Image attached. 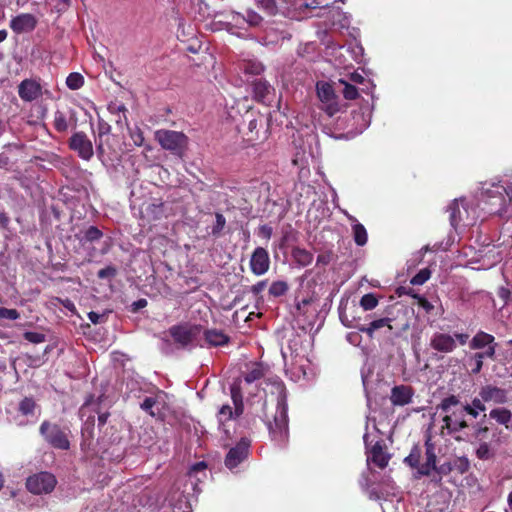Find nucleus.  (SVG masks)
I'll use <instances>...</instances> for the list:
<instances>
[{
    "label": "nucleus",
    "instance_id": "338daca9",
    "mask_svg": "<svg viewBox=\"0 0 512 512\" xmlns=\"http://www.w3.org/2000/svg\"><path fill=\"white\" fill-rule=\"evenodd\" d=\"M349 81L355 84H364L366 79L362 74L358 72H353L349 75Z\"/></svg>",
    "mask_w": 512,
    "mask_h": 512
},
{
    "label": "nucleus",
    "instance_id": "412c9836",
    "mask_svg": "<svg viewBox=\"0 0 512 512\" xmlns=\"http://www.w3.org/2000/svg\"><path fill=\"white\" fill-rule=\"evenodd\" d=\"M254 99L262 104L268 105L274 88L264 79H256L252 82Z\"/></svg>",
    "mask_w": 512,
    "mask_h": 512
},
{
    "label": "nucleus",
    "instance_id": "4468645a",
    "mask_svg": "<svg viewBox=\"0 0 512 512\" xmlns=\"http://www.w3.org/2000/svg\"><path fill=\"white\" fill-rule=\"evenodd\" d=\"M250 270L256 276L264 275L270 268V257L268 251L263 247L254 249L250 258Z\"/></svg>",
    "mask_w": 512,
    "mask_h": 512
},
{
    "label": "nucleus",
    "instance_id": "680f3d73",
    "mask_svg": "<svg viewBox=\"0 0 512 512\" xmlns=\"http://www.w3.org/2000/svg\"><path fill=\"white\" fill-rule=\"evenodd\" d=\"M484 403L485 401H483L482 398L479 396L472 399L470 406L474 407V409H476L479 412H484L486 410V406Z\"/></svg>",
    "mask_w": 512,
    "mask_h": 512
},
{
    "label": "nucleus",
    "instance_id": "393cba45",
    "mask_svg": "<svg viewBox=\"0 0 512 512\" xmlns=\"http://www.w3.org/2000/svg\"><path fill=\"white\" fill-rule=\"evenodd\" d=\"M291 255L294 262L301 267L310 265L314 259V256L310 251L300 247H294L292 249Z\"/></svg>",
    "mask_w": 512,
    "mask_h": 512
},
{
    "label": "nucleus",
    "instance_id": "f3484780",
    "mask_svg": "<svg viewBox=\"0 0 512 512\" xmlns=\"http://www.w3.org/2000/svg\"><path fill=\"white\" fill-rule=\"evenodd\" d=\"M479 396L483 401L495 404H505L508 401V392L503 388L493 385L482 386Z\"/></svg>",
    "mask_w": 512,
    "mask_h": 512
},
{
    "label": "nucleus",
    "instance_id": "bf43d9fd",
    "mask_svg": "<svg viewBox=\"0 0 512 512\" xmlns=\"http://www.w3.org/2000/svg\"><path fill=\"white\" fill-rule=\"evenodd\" d=\"M267 283L268 281L267 280H262V281H259L257 282L256 284L252 285L251 287H249V291L254 295V296H258L260 295V293L262 291H264V289L266 288L267 286Z\"/></svg>",
    "mask_w": 512,
    "mask_h": 512
},
{
    "label": "nucleus",
    "instance_id": "39448f33",
    "mask_svg": "<svg viewBox=\"0 0 512 512\" xmlns=\"http://www.w3.org/2000/svg\"><path fill=\"white\" fill-rule=\"evenodd\" d=\"M160 146L174 155L181 156L188 145V137L183 132L161 129L155 132Z\"/></svg>",
    "mask_w": 512,
    "mask_h": 512
},
{
    "label": "nucleus",
    "instance_id": "09e8293b",
    "mask_svg": "<svg viewBox=\"0 0 512 512\" xmlns=\"http://www.w3.org/2000/svg\"><path fill=\"white\" fill-rule=\"evenodd\" d=\"M264 70L261 63L248 62L244 65V71L248 74L259 75Z\"/></svg>",
    "mask_w": 512,
    "mask_h": 512
},
{
    "label": "nucleus",
    "instance_id": "864d4df0",
    "mask_svg": "<svg viewBox=\"0 0 512 512\" xmlns=\"http://www.w3.org/2000/svg\"><path fill=\"white\" fill-rule=\"evenodd\" d=\"M111 132V125L103 119L98 121V138H103Z\"/></svg>",
    "mask_w": 512,
    "mask_h": 512
},
{
    "label": "nucleus",
    "instance_id": "58836bf2",
    "mask_svg": "<svg viewBox=\"0 0 512 512\" xmlns=\"http://www.w3.org/2000/svg\"><path fill=\"white\" fill-rule=\"evenodd\" d=\"M447 211L449 212V220L453 227H456L461 220V212L459 204L456 200H454L449 206Z\"/></svg>",
    "mask_w": 512,
    "mask_h": 512
},
{
    "label": "nucleus",
    "instance_id": "a19ab883",
    "mask_svg": "<svg viewBox=\"0 0 512 512\" xmlns=\"http://www.w3.org/2000/svg\"><path fill=\"white\" fill-rule=\"evenodd\" d=\"M378 305V299L373 293H367L360 299V306L365 310L369 311L374 309Z\"/></svg>",
    "mask_w": 512,
    "mask_h": 512
},
{
    "label": "nucleus",
    "instance_id": "72a5a7b5",
    "mask_svg": "<svg viewBox=\"0 0 512 512\" xmlns=\"http://www.w3.org/2000/svg\"><path fill=\"white\" fill-rule=\"evenodd\" d=\"M475 455L479 460H489L494 457V452L488 442L483 441L479 443L478 448L475 451Z\"/></svg>",
    "mask_w": 512,
    "mask_h": 512
},
{
    "label": "nucleus",
    "instance_id": "ea45409f",
    "mask_svg": "<svg viewBox=\"0 0 512 512\" xmlns=\"http://www.w3.org/2000/svg\"><path fill=\"white\" fill-rule=\"evenodd\" d=\"M473 428V437L479 441L483 442L487 438V434L489 432V427L483 424V421L477 422L472 426Z\"/></svg>",
    "mask_w": 512,
    "mask_h": 512
},
{
    "label": "nucleus",
    "instance_id": "9d476101",
    "mask_svg": "<svg viewBox=\"0 0 512 512\" xmlns=\"http://www.w3.org/2000/svg\"><path fill=\"white\" fill-rule=\"evenodd\" d=\"M250 444L248 438H241L234 447L230 448L224 460V464L229 470H233L248 458Z\"/></svg>",
    "mask_w": 512,
    "mask_h": 512
},
{
    "label": "nucleus",
    "instance_id": "bb28decb",
    "mask_svg": "<svg viewBox=\"0 0 512 512\" xmlns=\"http://www.w3.org/2000/svg\"><path fill=\"white\" fill-rule=\"evenodd\" d=\"M350 220L355 223L352 225L353 239L358 246H364L368 241V234L366 228L356 221L354 217H350Z\"/></svg>",
    "mask_w": 512,
    "mask_h": 512
},
{
    "label": "nucleus",
    "instance_id": "423d86ee",
    "mask_svg": "<svg viewBox=\"0 0 512 512\" xmlns=\"http://www.w3.org/2000/svg\"><path fill=\"white\" fill-rule=\"evenodd\" d=\"M317 96L321 102V110H323L329 117L334 116L340 110L338 96L335 94L333 86L324 81L316 84Z\"/></svg>",
    "mask_w": 512,
    "mask_h": 512
},
{
    "label": "nucleus",
    "instance_id": "a878e982",
    "mask_svg": "<svg viewBox=\"0 0 512 512\" xmlns=\"http://www.w3.org/2000/svg\"><path fill=\"white\" fill-rule=\"evenodd\" d=\"M489 416L498 424L504 425L507 429L512 420V412L507 408H494L490 411Z\"/></svg>",
    "mask_w": 512,
    "mask_h": 512
},
{
    "label": "nucleus",
    "instance_id": "7c9ffc66",
    "mask_svg": "<svg viewBox=\"0 0 512 512\" xmlns=\"http://www.w3.org/2000/svg\"><path fill=\"white\" fill-rule=\"evenodd\" d=\"M236 417L237 416H236V412H235V407L233 408L229 404L223 405L219 409L218 414H217L219 427L224 426L225 422H227L233 418H236Z\"/></svg>",
    "mask_w": 512,
    "mask_h": 512
},
{
    "label": "nucleus",
    "instance_id": "37998d69",
    "mask_svg": "<svg viewBox=\"0 0 512 512\" xmlns=\"http://www.w3.org/2000/svg\"><path fill=\"white\" fill-rule=\"evenodd\" d=\"M107 109H108L109 113H111L114 116H116L119 113H122L124 121L127 120L128 110L123 103H121L119 101H112L108 104Z\"/></svg>",
    "mask_w": 512,
    "mask_h": 512
},
{
    "label": "nucleus",
    "instance_id": "dca6fc26",
    "mask_svg": "<svg viewBox=\"0 0 512 512\" xmlns=\"http://www.w3.org/2000/svg\"><path fill=\"white\" fill-rule=\"evenodd\" d=\"M37 18L30 13H22L13 17L10 21V28L16 34L31 32L37 26Z\"/></svg>",
    "mask_w": 512,
    "mask_h": 512
},
{
    "label": "nucleus",
    "instance_id": "6ab92c4d",
    "mask_svg": "<svg viewBox=\"0 0 512 512\" xmlns=\"http://www.w3.org/2000/svg\"><path fill=\"white\" fill-rule=\"evenodd\" d=\"M414 390L408 385H396L391 389L390 401L394 406H405L412 402Z\"/></svg>",
    "mask_w": 512,
    "mask_h": 512
},
{
    "label": "nucleus",
    "instance_id": "052dcab7",
    "mask_svg": "<svg viewBox=\"0 0 512 512\" xmlns=\"http://www.w3.org/2000/svg\"><path fill=\"white\" fill-rule=\"evenodd\" d=\"M273 234V229L271 226L264 224L259 226L258 235L266 240H269Z\"/></svg>",
    "mask_w": 512,
    "mask_h": 512
},
{
    "label": "nucleus",
    "instance_id": "de8ad7c7",
    "mask_svg": "<svg viewBox=\"0 0 512 512\" xmlns=\"http://www.w3.org/2000/svg\"><path fill=\"white\" fill-rule=\"evenodd\" d=\"M130 138L136 146H142L144 144V134L143 131L139 127H135L130 130Z\"/></svg>",
    "mask_w": 512,
    "mask_h": 512
},
{
    "label": "nucleus",
    "instance_id": "9b49d317",
    "mask_svg": "<svg viewBox=\"0 0 512 512\" xmlns=\"http://www.w3.org/2000/svg\"><path fill=\"white\" fill-rule=\"evenodd\" d=\"M76 112L72 108L57 109L53 115V127L58 133H66L77 126Z\"/></svg>",
    "mask_w": 512,
    "mask_h": 512
},
{
    "label": "nucleus",
    "instance_id": "473e14b6",
    "mask_svg": "<svg viewBox=\"0 0 512 512\" xmlns=\"http://www.w3.org/2000/svg\"><path fill=\"white\" fill-rule=\"evenodd\" d=\"M103 237V232L96 226H89L85 231L82 241L94 243L99 241Z\"/></svg>",
    "mask_w": 512,
    "mask_h": 512
},
{
    "label": "nucleus",
    "instance_id": "c756f323",
    "mask_svg": "<svg viewBox=\"0 0 512 512\" xmlns=\"http://www.w3.org/2000/svg\"><path fill=\"white\" fill-rule=\"evenodd\" d=\"M240 19L247 22L249 26L256 27L259 26L263 20V18L256 12L252 10H248L246 12V16H240V14H237L233 16V21H235L237 24L240 23Z\"/></svg>",
    "mask_w": 512,
    "mask_h": 512
},
{
    "label": "nucleus",
    "instance_id": "20e7f679",
    "mask_svg": "<svg viewBox=\"0 0 512 512\" xmlns=\"http://www.w3.org/2000/svg\"><path fill=\"white\" fill-rule=\"evenodd\" d=\"M239 131L243 134L246 142L253 144L256 141H263L267 138L268 124L263 115L248 112L243 119Z\"/></svg>",
    "mask_w": 512,
    "mask_h": 512
},
{
    "label": "nucleus",
    "instance_id": "e433bc0d",
    "mask_svg": "<svg viewBox=\"0 0 512 512\" xmlns=\"http://www.w3.org/2000/svg\"><path fill=\"white\" fill-rule=\"evenodd\" d=\"M289 286L285 281H275L269 287V294L273 297H280L287 293Z\"/></svg>",
    "mask_w": 512,
    "mask_h": 512
},
{
    "label": "nucleus",
    "instance_id": "f704fd0d",
    "mask_svg": "<svg viewBox=\"0 0 512 512\" xmlns=\"http://www.w3.org/2000/svg\"><path fill=\"white\" fill-rule=\"evenodd\" d=\"M264 377V370L261 365L255 364L253 368L244 375V381L251 384Z\"/></svg>",
    "mask_w": 512,
    "mask_h": 512
},
{
    "label": "nucleus",
    "instance_id": "2f4dec72",
    "mask_svg": "<svg viewBox=\"0 0 512 512\" xmlns=\"http://www.w3.org/2000/svg\"><path fill=\"white\" fill-rule=\"evenodd\" d=\"M37 407L36 401L32 397H24L18 406V411L24 415H33Z\"/></svg>",
    "mask_w": 512,
    "mask_h": 512
},
{
    "label": "nucleus",
    "instance_id": "774afa93",
    "mask_svg": "<svg viewBox=\"0 0 512 512\" xmlns=\"http://www.w3.org/2000/svg\"><path fill=\"white\" fill-rule=\"evenodd\" d=\"M509 198V201L512 203V181L507 183L506 186H498Z\"/></svg>",
    "mask_w": 512,
    "mask_h": 512
},
{
    "label": "nucleus",
    "instance_id": "79ce46f5",
    "mask_svg": "<svg viewBox=\"0 0 512 512\" xmlns=\"http://www.w3.org/2000/svg\"><path fill=\"white\" fill-rule=\"evenodd\" d=\"M430 277H431L430 269L423 268L411 278L410 283L414 286L423 285Z\"/></svg>",
    "mask_w": 512,
    "mask_h": 512
},
{
    "label": "nucleus",
    "instance_id": "c03bdc74",
    "mask_svg": "<svg viewBox=\"0 0 512 512\" xmlns=\"http://www.w3.org/2000/svg\"><path fill=\"white\" fill-rule=\"evenodd\" d=\"M215 219H216V221L212 227L211 233L213 236H219L226 225V219L223 216V214L218 213V212L215 214Z\"/></svg>",
    "mask_w": 512,
    "mask_h": 512
},
{
    "label": "nucleus",
    "instance_id": "49530a36",
    "mask_svg": "<svg viewBox=\"0 0 512 512\" xmlns=\"http://www.w3.org/2000/svg\"><path fill=\"white\" fill-rule=\"evenodd\" d=\"M413 298L417 300L418 306L421 307L427 314H430L433 311L434 305L431 302H429L424 296L414 294Z\"/></svg>",
    "mask_w": 512,
    "mask_h": 512
},
{
    "label": "nucleus",
    "instance_id": "69168bd1",
    "mask_svg": "<svg viewBox=\"0 0 512 512\" xmlns=\"http://www.w3.org/2000/svg\"><path fill=\"white\" fill-rule=\"evenodd\" d=\"M71 6V0H58L55 5V9L57 12L62 13L65 12Z\"/></svg>",
    "mask_w": 512,
    "mask_h": 512
},
{
    "label": "nucleus",
    "instance_id": "b1692460",
    "mask_svg": "<svg viewBox=\"0 0 512 512\" xmlns=\"http://www.w3.org/2000/svg\"><path fill=\"white\" fill-rule=\"evenodd\" d=\"M493 343H495V338L493 335L486 333L484 331H479L472 338V340L469 343V346L473 350H478L486 346H489Z\"/></svg>",
    "mask_w": 512,
    "mask_h": 512
},
{
    "label": "nucleus",
    "instance_id": "6e6552de",
    "mask_svg": "<svg viewBox=\"0 0 512 512\" xmlns=\"http://www.w3.org/2000/svg\"><path fill=\"white\" fill-rule=\"evenodd\" d=\"M68 147L70 150L77 153L78 157L85 161H90L93 158V144L83 131H78L72 134L68 140Z\"/></svg>",
    "mask_w": 512,
    "mask_h": 512
},
{
    "label": "nucleus",
    "instance_id": "2eb2a0df",
    "mask_svg": "<svg viewBox=\"0 0 512 512\" xmlns=\"http://www.w3.org/2000/svg\"><path fill=\"white\" fill-rule=\"evenodd\" d=\"M429 345L433 350L444 354L452 353L457 347L452 335L440 332L432 335Z\"/></svg>",
    "mask_w": 512,
    "mask_h": 512
},
{
    "label": "nucleus",
    "instance_id": "3c124183",
    "mask_svg": "<svg viewBox=\"0 0 512 512\" xmlns=\"http://www.w3.org/2000/svg\"><path fill=\"white\" fill-rule=\"evenodd\" d=\"M19 317L20 313L16 309L0 307V319L17 320Z\"/></svg>",
    "mask_w": 512,
    "mask_h": 512
},
{
    "label": "nucleus",
    "instance_id": "1a4fd4ad",
    "mask_svg": "<svg viewBox=\"0 0 512 512\" xmlns=\"http://www.w3.org/2000/svg\"><path fill=\"white\" fill-rule=\"evenodd\" d=\"M200 330L199 325L180 324L172 326L169 329V334L177 344L186 347L196 339Z\"/></svg>",
    "mask_w": 512,
    "mask_h": 512
},
{
    "label": "nucleus",
    "instance_id": "c85d7f7f",
    "mask_svg": "<svg viewBox=\"0 0 512 512\" xmlns=\"http://www.w3.org/2000/svg\"><path fill=\"white\" fill-rule=\"evenodd\" d=\"M421 456H422L421 448L418 445H415L411 449L409 455L404 458V463L411 468H417V471L419 472V466L422 465L420 463Z\"/></svg>",
    "mask_w": 512,
    "mask_h": 512
},
{
    "label": "nucleus",
    "instance_id": "603ef678",
    "mask_svg": "<svg viewBox=\"0 0 512 512\" xmlns=\"http://www.w3.org/2000/svg\"><path fill=\"white\" fill-rule=\"evenodd\" d=\"M260 5L270 15H274L277 13V9H278L277 0H260Z\"/></svg>",
    "mask_w": 512,
    "mask_h": 512
},
{
    "label": "nucleus",
    "instance_id": "5701e85b",
    "mask_svg": "<svg viewBox=\"0 0 512 512\" xmlns=\"http://www.w3.org/2000/svg\"><path fill=\"white\" fill-rule=\"evenodd\" d=\"M205 341L214 347L224 346L229 343V336L223 331L217 329H207L204 331Z\"/></svg>",
    "mask_w": 512,
    "mask_h": 512
},
{
    "label": "nucleus",
    "instance_id": "6e6d98bb",
    "mask_svg": "<svg viewBox=\"0 0 512 512\" xmlns=\"http://www.w3.org/2000/svg\"><path fill=\"white\" fill-rule=\"evenodd\" d=\"M469 468H470V462L466 457L458 458V460L456 462V470L460 474L466 473L469 470Z\"/></svg>",
    "mask_w": 512,
    "mask_h": 512
},
{
    "label": "nucleus",
    "instance_id": "aec40b11",
    "mask_svg": "<svg viewBox=\"0 0 512 512\" xmlns=\"http://www.w3.org/2000/svg\"><path fill=\"white\" fill-rule=\"evenodd\" d=\"M141 219L148 223L161 220L165 216L164 203L158 199L148 203L141 211Z\"/></svg>",
    "mask_w": 512,
    "mask_h": 512
},
{
    "label": "nucleus",
    "instance_id": "7ed1b4c3",
    "mask_svg": "<svg viewBox=\"0 0 512 512\" xmlns=\"http://www.w3.org/2000/svg\"><path fill=\"white\" fill-rule=\"evenodd\" d=\"M39 434L51 448L67 451L71 447V430L50 420H44L39 426Z\"/></svg>",
    "mask_w": 512,
    "mask_h": 512
},
{
    "label": "nucleus",
    "instance_id": "a211bd4d",
    "mask_svg": "<svg viewBox=\"0 0 512 512\" xmlns=\"http://www.w3.org/2000/svg\"><path fill=\"white\" fill-rule=\"evenodd\" d=\"M425 462L419 466V474L421 476H430L433 469H436L437 456L435 452V444L432 442L431 437L428 436L425 441Z\"/></svg>",
    "mask_w": 512,
    "mask_h": 512
},
{
    "label": "nucleus",
    "instance_id": "4d7b16f0",
    "mask_svg": "<svg viewBox=\"0 0 512 512\" xmlns=\"http://www.w3.org/2000/svg\"><path fill=\"white\" fill-rule=\"evenodd\" d=\"M452 470H453V467L450 462H445V463L441 464L440 466L436 465V469H433V471L436 472V474H438L442 477L450 474L452 472Z\"/></svg>",
    "mask_w": 512,
    "mask_h": 512
},
{
    "label": "nucleus",
    "instance_id": "0e129e2a",
    "mask_svg": "<svg viewBox=\"0 0 512 512\" xmlns=\"http://www.w3.org/2000/svg\"><path fill=\"white\" fill-rule=\"evenodd\" d=\"M147 304H148V302L146 299H144V298L138 299L137 301H134L131 304V311L136 313L140 309L145 308L147 306Z\"/></svg>",
    "mask_w": 512,
    "mask_h": 512
},
{
    "label": "nucleus",
    "instance_id": "c9c22d12",
    "mask_svg": "<svg viewBox=\"0 0 512 512\" xmlns=\"http://www.w3.org/2000/svg\"><path fill=\"white\" fill-rule=\"evenodd\" d=\"M66 85L71 90H78L84 85V77L78 72H72L66 78Z\"/></svg>",
    "mask_w": 512,
    "mask_h": 512
},
{
    "label": "nucleus",
    "instance_id": "f03ea898",
    "mask_svg": "<svg viewBox=\"0 0 512 512\" xmlns=\"http://www.w3.org/2000/svg\"><path fill=\"white\" fill-rule=\"evenodd\" d=\"M459 404L460 400L456 395H449L442 399L437 406L438 410L446 413L442 421L443 428L447 429L449 434L460 432L469 427L468 422L465 420L464 408L452 410V407Z\"/></svg>",
    "mask_w": 512,
    "mask_h": 512
},
{
    "label": "nucleus",
    "instance_id": "4c0bfd02",
    "mask_svg": "<svg viewBox=\"0 0 512 512\" xmlns=\"http://www.w3.org/2000/svg\"><path fill=\"white\" fill-rule=\"evenodd\" d=\"M339 82L342 85H344V89L342 91V94H343L345 99H347V100H355V99L358 98L359 92H358V89L356 88V86L352 85L351 83H349V81L344 80V79H340Z\"/></svg>",
    "mask_w": 512,
    "mask_h": 512
},
{
    "label": "nucleus",
    "instance_id": "5fc2aeb1",
    "mask_svg": "<svg viewBox=\"0 0 512 512\" xmlns=\"http://www.w3.org/2000/svg\"><path fill=\"white\" fill-rule=\"evenodd\" d=\"M156 404V399L152 397H146L144 401L141 403L140 407L145 412H148L151 416H154V412L152 411V408Z\"/></svg>",
    "mask_w": 512,
    "mask_h": 512
},
{
    "label": "nucleus",
    "instance_id": "13d9d810",
    "mask_svg": "<svg viewBox=\"0 0 512 512\" xmlns=\"http://www.w3.org/2000/svg\"><path fill=\"white\" fill-rule=\"evenodd\" d=\"M333 256L332 251L323 252L317 256V264L326 266L332 261Z\"/></svg>",
    "mask_w": 512,
    "mask_h": 512
},
{
    "label": "nucleus",
    "instance_id": "e2e57ef3",
    "mask_svg": "<svg viewBox=\"0 0 512 512\" xmlns=\"http://www.w3.org/2000/svg\"><path fill=\"white\" fill-rule=\"evenodd\" d=\"M497 295L503 300L504 304H507L510 300L511 292L508 288L500 287L497 291Z\"/></svg>",
    "mask_w": 512,
    "mask_h": 512
},
{
    "label": "nucleus",
    "instance_id": "cd10ccee",
    "mask_svg": "<svg viewBox=\"0 0 512 512\" xmlns=\"http://www.w3.org/2000/svg\"><path fill=\"white\" fill-rule=\"evenodd\" d=\"M231 398L235 407L236 416H240L244 411L242 391L239 384L236 382L230 388Z\"/></svg>",
    "mask_w": 512,
    "mask_h": 512
},
{
    "label": "nucleus",
    "instance_id": "8fccbe9b",
    "mask_svg": "<svg viewBox=\"0 0 512 512\" xmlns=\"http://www.w3.org/2000/svg\"><path fill=\"white\" fill-rule=\"evenodd\" d=\"M117 275V269L114 266H106L97 272L99 279L114 278Z\"/></svg>",
    "mask_w": 512,
    "mask_h": 512
},
{
    "label": "nucleus",
    "instance_id": "f257e3e1",
    "mask_svg": "<svg viewBox=\"0 0 512 512\" xmlns=\"http://www.w3.org/2000/svg\"><path fill=\"white\" fill-rule=\"evenodd\" d=\"M289 419L288 405L285 393H281L277 398L276 411L273 419H267L266 425L269 435L278 445H284L289 438Z\"/></svg>",
    "mask_w": 512,
    "mask_h": 512
},
{
    "label": "nucleus",
    "instance_id": "4be33fe9",
    "mask_svg": "<svg viewBox=\"0 0 512 512\" xmlns=\"http://www.w3.org/2000/svg\"><path fill=\"white\" fill-rule=\"evenodd\" d=\"M391 322H392L391 318L385 317V318H380V319L370 322V324L368 326L357 325L356 328L359 332L367 334V336L369 338H373L374 332L380 328L388 327L389 330H392L393 327L391 325Z\"/></svg>",
    "mask_w": 512,
    "mask_h": 512
},
{
    "label": "nucleus",
    "instance_id": "ddd939ff",
    "mask_svg": "<svg viewBox=\"0 0 512 512\" xmlns=\"http://www.w3.org/2000/svg\"><path fill=\"white\" fill-rule=\"evenodd\" d=\"M364 441L368 450V460L380 469L386 468L390 460V455L385 452L384 441L381 439L376 441L371 448L368 446V435L364 436Z\"/></svg>",
    "mask_w": 512,
    "mask_h": 512
},
{
    "label": "nucleus",
    "instance_id": "a18cd8bd",
    "mask_svg": "<svg viewBox=\"0 0 512 512\" xmlns=\"http://www.w3.org/2000/svg\"><path fill=\"white\" fill-rule=\"evenodd\" d=\"M25 340L30 343L39 344L45 341V335L39 332L27 331L23 334Z\"/></svg>",
    "mask_w": 512,
    "mask_h": 512
},
{
    "label": "nucleus",
    "instance_id": "f8f14e48",
    "mask_svg": "<svg viewBox=\"0 0 512 512\" xmlns=\"http://www.w3.org/2000/svg\"><path fill=\"white\" fill-rule=\"evenodd\" d=\"M18 95L24 102H33L40 98L43 94L40 80L34 78H26L18 85Z\"/></svg>",
    "mask_w": 512,
    "mask_h": 512
},
{
    "label": "nucleus",
    "instance_id": "0eeeda50",
    "mask_svg": "<svg viewBox=\"0 0 512 512\" xmlns=\"http://www.w3.org/2000/svg\"><path fill=\"white\" fill-rule=\"evenodd\" d=\"M57 484L56 477L49 472H39L31 475L26 480V488L29 492L40 495L52 492Z\"/></svg>",
    "mask_w": 512,
    "mask_h": 512
}]
</instances>
